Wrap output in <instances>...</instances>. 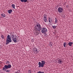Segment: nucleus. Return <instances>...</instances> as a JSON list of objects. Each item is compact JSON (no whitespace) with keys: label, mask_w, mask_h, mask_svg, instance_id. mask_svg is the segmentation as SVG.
<instances>
[{"label":"nucleus","mask_w":73,"mask_h":73,"mask_svg":"<svg viewBox=\"0 0 73 73\" xmlns=\"http://www.w3.org/2000/svg\"><path fill=\"white\" fill-rule=\"evenodd\" d=\"M12 41V40L11 39V36L9 35H8L6 39V45H8V44H9L10 42H11Z\"/></svg>","instance_id":"f257e3e1"},{"label":"nucleus","mask_w":73,"mask_h":73,"mask_svg":"<svg viewBox=\"0 0 73 73\" xmlns=\"http://www.w3.org/2000/svg\"><path fill=\"white\" fill-rule=\"evenodd\" d=\"M41 25L40 24H36L35 27V30L36 31H39L40 32L41 31Z\"/></svg>","instance_id":"f03ea898"},{"label":"nucleus","mask_w":73,"mask_h":73,"mask_svg":"<svg viewBox=\"0 0 73 73\" xmlns=\"http://www.w3.org/2000/svg\"><path fill=\"white\" fill-rule=\"evenodd\" d=\"M11 67H12V66L10 64H8L7 65H5L4 67L3 68V70H6V69H8L11 68Z\"/></svg>","instance_id":"7ed1b4c3"},{"label":"nucleus","mask_w":73,"mask_h":73,"mask_svg":"<svg viewBox=\"0 0 73 73\" xmlns=\"http://www.w3.org/2000/svg\"><path fill=\"white\" fill-rule=\"evenodd\" d=\"M48 31V30H47V29L46 28H45V27H42L41 29V32L42 33H44V34H45V32H46Z\"/></svg>","instance_id":"20e7f679"},{"label":"nucleus","mask_w":73,"mask_h":73,"mask_svg":"<svg viewBox=\"0 0 73 73\" xmlns=\"http://www.w3.org/2000/svg\"><path fill=\"white\" fill-rule=\"evenodd\" d=\"M12 39L13 41H14V42H17V41H16L17 39L14 35H13L12 36Z\"/></svg>","instance_id":"39448f33"},{"label":"nucleus","mask_w":73,"mask_h":73,"mask_svg":"<svg viewBox=\"0 0 73 73\" xmlns=\"http://www.w3.org/2000/svg\"><path fill=\"white\" fill-rule=\"evenodd\" d=\"M43 17V20L44 21L45 23H46V21H47V17L46 15V14L44 15Z\"/></svg>","instance_id":"423d86ee"},{"label":"nucleus","mask_w":73,"mask_h":73,"mask_svg":"<svg viewBox=\"0 0 73 73\" xmlns=\"http://www.w3.org/2000/svg\"><path fill=\"white\" fill-rule=\"evenodd\" d=\"M58 11L59 13H62L63 12V8L60 7L58 9Z\"/></svg>","instance_id":"0eeeda50"},{"label":"nucleus","mask_w":73,"mask_h":73,"mask_svg":"<svg viewBox=\"0 0 73 73\" xmlns=\"http://www.w3.org/2000/svg\"><path fill=\"white\" fill-rule=\"evenodd\" d=\"M38 65H39V68H41V67H44V65L43 64L41 63L40 62H39Z\"/></svg>","instance_id":"6e6552de"},{"label":"nucleus","mask_w":73,"mask_h":73,"mask_svg":"<svg viewBox=\"0 0 73 73\" xmlns=\"http://www.w3.org/2000/svg\"><path fill=\"white\" fill-rule=\"evenodd\" d=\"M58 63L59 64H62V61L61 60H58Z\"/></svg>","instance_id":"1a4fd4ad"},{"label":"nucleus","mask_w":73,"mask_h":73,"mask_svg":"<svg viewBox=\"0 0 73 73\" xmlns=\"http://www.w3.org/2000/svg\"><path fill=\"white\" fill-rule=\"evenodd\" d=\"M7 12H8L9 14H11V13H12L13 11H12V9H11L8 10Z\"/></svg>","instance_id":"9d476101"},{"label":"nucleus","mask_w":73,"mask_h":73,"mask_svg":"<svg viewBox=\"0 0 73 73\" xmlns=\"http://www.w3.org/2000/svg\"><path fill=\"white\" fill-rule=\"evenodd\" d=\"M73 44V42H70L68 43V46H72V44Z\"/></svg>","instance_id":"9b49d317"},{"label":"nucleus","mask_w":73,"mask_h":73,"mask_svg":"<svg viewBox=\"0 0 73 73\" xmlns=\"http://www.w3.org/2000/svg\"><path fill=\"white\" fill-rule=\"evenodd\" d=\"M1 16L2 17V18H4L5 17V14L4 13H2V14H1Z\"/></svg>","instance_id":"f8f14e48"},{"label":"nucleus","mask_w":73,"mask_h":73,"mask_svg":"<svg viewBox=\"0 0 73 73\" xmlns=\"http://www.w3.org/2000/svg\"><path fill=\"white\" fill-rule=\"evenodd\" d=\"M41 63L44 65L45 64V61L44 60H42Z\"/></svg>","instance_id":"ddd939ff"},{"label":"nucleus","mask_w":73,"mask_h":73,"mask_svg":"<svg viewBox=\"0 0 73 73\" xmlns=\"http://www.w3.org/2000/svg\"><path fill=\"white\" fill-rule=\"evenodd\" d=\"M48 20H49V23H51V22L52 21V20L51 19H50V18H48Z\"/></svg>","instance_id":"4468645a"},{"label":"nucleus","mask_w":73,"mask_h":73,"mask_svg":"<svg viewBox=\"0 0 73 73\" xmlns=\"http://www.w3.org/2000/svg\"><path fill=\"white\" fill-rule=\"evenodd\" d=\"M55 24H57V21H58V20H57V19H56V18H55Z\"/></svg>","instance_id":"2eb2a0df"},{"label":"nucleus","mask_w":73,"mask_h":73,"mask_svg":"<svg viewBox=\"0 0 73 73\" xmlns=\"http://www.w3.org/2000/svg\"><path fill=\"white\" fill-rule=\"evenodd\" d=\"M52 27L53 29H56V28H57V26H52Z\"/></svg>","instance_id":"dca6fc26"},{"label":"nucleus","mask_w":73,"mask_h":73,"mask_svg":"<svg viewBox=\"0 0 73 73\" xmlns=\"http://www.w3.org/2000/svg\"><path fill=\"white\" fill-rule=\"evenodd\" d=\"M11 6L14 9H15V5L12 4L11 5Z\"/></svg>","instance_id":"f3484780"},{"label":"nucleus","mask_w":73,"mask_h":73,"mask_svg":"<svg viewBox=\"0 0 73 73\" xmlns=\"http://www.w3.org/2000/svg\"><path fill=\"white\" fill-rule=\"evenodd\" d=\"M66 42H64V43L63 45L64 46V47H66Z\"/></svg>","instance_id":"a211bd4d"},{"label":"nucleus","mask_w":73,"mask_h":73,"mask_svg":"<svg viewBox=\"0 0 73 73\" xmlns=\"http://www.w3.org/2000/svg\"><path fill=\"white\" fill-rule=\"evenodd\" d=\"M5 70V72H7L8 73H9V70Z\"/></svg>","instance_id":"6ab92c4d"},{"label":"nucleus","mask_w":73,"mask_h":73,"mask_svg":"<svg viewBox=\"0 0 73 73\" xmlns=\"http://www.w3.org/2000/svg\"><path fill=\"white\" fill-rule=\"evenodd\" d=\"M35 53H38V51H37V50H36L35 51Z\"/></svg>","instance_id":"aec40b11"},{"label":"nucleus","mask_w":73,"mask_h":73,"mask_svg":"<svg viewBox=\"0 0 73 73\" xmlns=\"http://www.w3.org/2000/svg\"><path fill=\"white\" fill-rule=\"evenodd\" d=\"M44 73V72H41V71H38V72H37V73Z\"/></svg>","instance_id":"412c9836"},{"label":"nucleus","mask_w":73,"mask_h":73,"mask_svg":"<svg viewBox=\"0 0 73 73\" xmlns=\"http://www.w3.org/2000/svg\"><path fill=\"white\" fill-rule=\"evenodd\" d=\"M1 37L2 38V39H4V36L3 35H1Z\"/></svg>","instance_id":"4be33fe9"},{"label":"nucleus","mask_w":73,"mask_h":73,"mask_svg":"<svg viewBox=\"0 0 73 73\" xmlns=\"http://www.w3.org/2000/svg\"><path fill=\"white\" fill-rule=\"evenodd\" d=\"M28 72H29V73H31L32 70H29Z\"/></svg>","instance_id":"5701e85b"},{"label":"nucleus","mask_w":73,"mask_h":73,"mask_svg":"<svg viewBox=\"0 0 73 73\" xmlns=\"http://www.w3.org/2000/svg\"><path fill=\"white\" fill-rule=\"evenodd\" d=\"M27 1V0H24V3H26Z\"/></svg>","instance_id":"b1692460"},{"label":"nucleus","mask_w":73,"mask_h":73,"mask_svg":"<svg viewBox=\"0 0 73 73\" xmlns=\"http://www.w3.org/2000/svg\"><path fill=\"white\" fill-rule=\"evenodd\" d=\"M15 73H20V72H19V70L17 71V72H15Z\"/></svg>","instance_id":"393cba45"},{"label":"nucleus","mask_w":73,"mask_h":73,"mask_svg":"<svg viewBox=\"0 0 73 73\" xmlns=\"http://www.w3.org/2000/svg\"><path fill=\"white\" fill-rule=\"evenodd\" d=\"M6 63L7 64H9V61H7V62H6Z\"/></svg>","instance_id":"a878e982"},{"label":"nucleus","mask_w":73,"mask_h":73,"mask_svg":"<svg viewBox=\"0 0 73 73\" xmlns=\"http://www.w3.org/2000/svg\"><path fill=\"white\" fill-rule=\"evenodd\" d=\"M21 2H24V0H21Z\"/></svg>","instance_id":"bb28decb"},{"label":"nucleus","mask_w":73,"mask_h":73,"mask_svg":"<svg viewBox=\"0 0 73 73\" xmlns=\"http://www.w3.org/2000/svg\"><path fill=\"white\" fill-rule=\"evenodd\" d=\"M50 44V46H52V44Z\"/></svg>","instance_id":"cd10ccee"},{"label":"nucleus","mask_w":73,"mask_h":73,"mask_svg":"<svg viewBox=\"0 0 73 73\" xmlns=\"http://www.w3.org/2000/svg\"><path fill=\"white\" fill-rule=\"evenodd\" d=\"M36 35H37V34Z\"/></svg>","instance_id":"c85d7f7f"}]
</instances>
